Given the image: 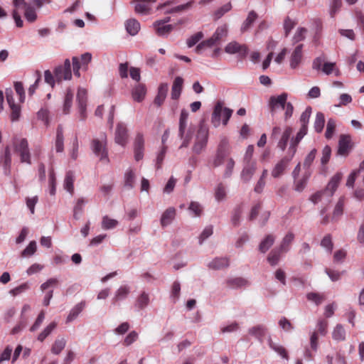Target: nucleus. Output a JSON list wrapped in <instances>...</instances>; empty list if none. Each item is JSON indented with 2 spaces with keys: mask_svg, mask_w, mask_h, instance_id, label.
I'll list each match as a JSON object with an SVG mask.
<instances>
[{
  "mask_svg": "<svg viewBox=\"0 0 364 364\" xmlns=\"http://www.w3.org/2000/svg\"><path fill=\"white\" fill-rule=\"evenodd\" d=\"M55 147L56 152L61 153L63 151L64 136H63V129L61 125H59L57 128Z\"/></svg>",
  "mask_w": 364,
  "mask_h": 364,
  "instance_id": "24",
  "label": "nucleus"
},
{
  "mask_svg": "<svg viewBox=\"0 0 364 364\" xmlns=\"http://www.w3.org/2000/svg\"><path fill=\"white\" fill-rule=\"evenodd\" d=\"M146 90L145 85L139 84L132 90V97L136 102H141L146 95Z\"/></svg>",
  "mask_w": 364,
  "mask_h": 364,
  "instance_id": "31",
  "label": "nucleus"
},
{
  "mask_svg": "<svg viewBox=\"0 0 364 364\" xmlns=\"http://www.w3.org/2000/svg\"><path fill=\"white\" fill-rule=\"evenodd\" d=\"M294 239V235L292 232H288L282 239L279 247V249L287 252L289 250V245Z\"/></svg>",
  "mask_w": 364,
  "mask_h": 364,
  "instance_id": "37",
  "label": "nucleus"
},
{
  "mask_svg": "<svg viewBox=\"0 0 364 364\" xmlns=\"http://www.w3.org/2000/svg\"><path fill=\"white\" fill-rule=\"evenodd\" d=\"M266 328L261 325L253 326L249 329V333L255 336L256 338H260L264 336Z\"/></svg>",
  "mask_w": 364,
  "mask_h": 364,
  "instance_id": "54",
  "label": "nucleus"
},
{
  "mask_svg": "<svg viewBox=\"0 0 364 364\" xmlns=\"http://www.w3.org/2000/svg\"><path fill=\"white\" fill-rule=\"evenodd\" d=\"M168 90V85L167 83H161L159 86L158 88V93L154 99V103L158 106L160 107L164 102L167 92Z\"/></svg>",
  "mask_w": 364,
  "mask_h": 364,
  "instance_id": "18",
  "label": "nucleus"
},
{
  "mask_svg": "<svg viewBox=\"0 0 364 364\" xmlns=\"http://www.w3.org/2000/svg\"><path fill=\"white\" fill-rule=\"evenodd\" d=\"M124 186L128 189L133 188L135 183V173L132 168L126 171L124 176Z\"/></svg>",
  "mask_w": 364,
  "mask_h": 364,
  "instance_id": "34",
  "label": "nucleus"
},
{
  "mask_svg": "<svg viewBox=\"0 0 364 364\" xmlns=\"http://www.w3.org/2000/svg\"><path fill=\"white\" fill-rule=\"evenodd\" d=\"M35 77H36V81L34 82V83L33 85H31L29 87V88L28 90V95H31V96L34 94L36 90L38 87L39 82L41 80V71L36 70V72H35Z\"/></svg>",
  "mask_w": 364,
  "mask_h": 364,
  "instance_id": "59",
  "label": "nucleus"
},
{
  "mask_svg": "<svg viewBox=\"0 0 364 364\" xmlns=\"http://www.w3.org/2000/svg\"><path fill=\"white\" fill-rule=\"evenodd\" d=\"M149 303V297L148 294L143 292L137 298L136 301V306L140 309L145 308Z\"/></svg>",
  "mask_w": 364,
  "mask_h": 364,
  "instance_id": "50",
  "label": "nucleus"
},
{
  "mask_svg": "<svg viewBox=\"0 0 364 364\" xmlns=\"http://www.w3.org/2000/svg\"><path fill=\"white\" fill-rule=\"evenodd\" d=\"M233 110L223 106V103L218 102L216 103L211 117V123L217 128L221 122L223 125H227L230 118L232 114Z\"/></svg>",
  "mask_w": 364,
  "mask_h": 364,
  "instance_id": "3",
  "label": "nucleus"
},
{
  "mask_svg": "<svg viewBox=\"0 0 364 364\" xmlns=\"http://www.w3.org/2000/svg\"><path fill=\"white\" fill-rule=\"evenodd\" d=\"M118 224V221L109 218L107 215H105L102 218V228L105 230H109L115 228Z\"/></svg>",
  "mask_w": 364,
  "mask_h": 364,
  "instance_id": "49",
  "label": "nucleus"
},
{
  "mask_svg": "<svg viewBox=\"0 0 364 364\" xmlns=\"http://www.w3.org/2000/svg\"><path fill=\"white\" fill-rule=\"evenodd\" d=\"M176 216V209L173 207L167 208L162 214L161 218V225L166 227L171 223Z\"/></svg>",
  "mask_w": 364,
  "mask_h": 364,
  "instance_id": "22",
  "label": "nucleus"
},
{
  "mask_svg": "<svg viewBox=\"0 0 364 364\" xmlns=\"http://www.w3.org/2000/svg\"><path fill=\"white\" fill-rule=\"evenodd\" d=\"M0 164L4 167L5 174H9L11 166V153L9 146L5 147L3 154L0 156Z\"/></svg>",
  "mask_w": 364,
  "mask_h": 364,
  "instance_id": "16",
  "label": "nucleus"
},
{
  "mask_svg": "<svg viewBox=\"0 0 364 364\" xmlns=\"http://www.w3.org/2000/svg\"><path fill=\"white\" fill-rule=\"evenodd\" d=\"M225 53L228 54L239 53L242 57H245L248 52V48L245 45H241L236 41H232L225 47Z\"/></svg>",
  "mask_w": 364,
  "mask_h": 364,
  "instance_id": "10",
  "label": "nucleus"
},
{
  "mask_svg": "<svg viewBox=\"0 0 364 364\" xmlns=\"http://www.w3.org/2000/svg\"><path fill=\"white\" fill-rule=\"evenodd\" d=\"M244 163L245 164L240 174V178L244 183H248L256 172L257 163L256 161Z\"/></svg>",
  "mask_w": 364,
  "mask_h": 364,
  "instance_id": "9",
  "label": "nucleus"
},
{
  "mask_svg": "<svg viewBox=\"0 0 364 364\" xmlns=\"http://www.w3.org/2000/svg\"><path fill=\"white\" fill-rule=\"evenodd\" d=\"M232 9V5L230 3H228L223 6H221L220 9L216 10L214 13V16L216 20L220 18L225 13L230 11Z\"/></svg>",
  "mask_w": 364,
  "mask_h": 364,
  "instance_id": "61",
  "label": "nucleus"
},
{
  "mask_svg": "<svg viewBox=\"0 0 364 364\" xmlns=\"http://www.w3.org/2000/svg\"><path fill=\"white\" fill-rule=\"evenodd\" d=\"M57 326L56 322H51L44 330L38 335V340L40 341H44V339L48 336L51 332Z\"/></svg>",
  "mask_w": 364,
  "mask_h": 364,
  "instance_id": "51",
  "label": "nucleus"
},
{
  "mask_svg": "<svg viewBox=\"0 0 364 364\" xmlns=\"http://www.w3.org/2000/svg\"><path fill=\"white\" fill-rule=\"evenodd\" d=\"M288 95L285 92L278 95V96H272L269 99V107L271 112L275 111L279 107L282 109L285 108V106L288 103L287 100Z\"/></svg>",
  "mask_w": 364,
  "mask_h": 364,
  "instance_id": "13",
  "label": "nucleus"
},
{
  "mask_svg": "<svg viewBox=\"0 0 364 364\" xmlns=\"http://www.w3.org/2000/svg\"><path fill=\"white\" fill-rule=\"evenodd\" d=\"M342 5L341 0H332L330 4L329 14L331 18H334L335 15L340 10Z\"/></svg>",
  "mask_w": 364,
  "mask_h": 364,
  "instance_id": "58",
  "label": "nucleus"
},
{
  "mask_svg": "<svg viewBox=\"0 0 364 364\" xmlns=\"http://www.w3.org/2000/svg\"><path fill=\"white\" fill-rule=\"evenodd\" d=\"M229 149L230 145L228 139L225 136H223L218 144L217 152L226 156L229 152Z\"/></svg>",
  "mask_w": 364,
  "mask_h": 364,
  "instance_id": "44",
  "label": "nucleus"
},
{
  "mask_svg": "<svg viewBox=\"0 0 364 364\" xmlns=\"http://www.w3.org/2000/svg\"><path fill=\"white\" fill-rule=\"evenodd\" d=\"M73 100V91L70 88H68L64 97L63 112L64 114H68L70 112Z\"/></svg>",
  "mask_w": 364,
  "mask_h": 364,
  "instance_id": "26",
  "label": "nucleus"
},
{
  "mask_svg": "<svg viewBox=\"0 0 364 364\" xmlns=\"http://www.w3.org/2000/svg\"><path fill=\"white\" fill-rule=\"evenodd\" d=\"M227 284L230 288L237 289L245 287L247 284V281L240 277L233 278L228 279Z\"/></svg>",
  "mask_w": 364,
  "mask_h": 364,
  "instance_id": "39",
  "label": "nucleus"
},
{
  "mask_svg": "<svg viewBox=\"0 0 364 364\" xmlns=\"http://www.w3.org/2000/svg\"><path fill=\"white\" fill-rule=\"evenodd\" d=\"M276 240L273 234L267 235L260 242L258 250L261 253H266L274 245Z\"/></svg>",
  "mask_w": 364,
  "mask_h": 364,
  "instance_id": "17",
  "label": "nucleus"
},
{
  "mask_svg": "<svg viewBox=\"0 0 364 364\" xmlns=\"http://www.w3.org/2000/svg\"><path fill=\"white\" fill-rule=\"evenodd\" d=\"M193 4V1H190L187 2L186 4L178 5L172 9L166 10L164 11V14L179 13V12L184 11H187L192 7Z\"/></svg>",
  "mask_w": 364,
  "mask_h": 364,
  "instance_id": "41",
  "label": "nucleus"
},
{
  "mask_svg": "<svg viewBox=\"0 0 364 364\" xmlns=\"http://www.w3.org/2000/svg\"><path fill=\"white\" fill-rule=\"evenodd\" d=\"M24 16L28 22H34L37 18L35 9L30 5L24 9Z\"/></svg>",
  "mask_w": 364,
  "mask_h": 364,
  "instance_id": "57",
  "label": "nucleus"
},
{
  "mask_svg": "<svg viewBox=\"0 0 364 364\" xmlns=\"http://www.w3.org/2000/svg\"><path fill=\"white\" fill-rule=\"evenodd\" d=\"M334 340L341 341L346 339V331L341 324H337L332 332Z\"/></svg>",
  "mask_w": 364,
  "mask_h": 364,
  "instance_id": "36",
  "label": "nucleus"
},
{
  "mask_svg": "<svg viewBox=\"0 0 364 364\" xmlns=\"http://www.w3.org/2000/svg\"><path fill=\"white\" fill-rule=\"evenodd\" d=\"M257 18V14L254 11H251L247 17V18L243 22L240 31L242 33H245L248 31L252 26V23L255 21Z\"/></svg>",
  "mask_w": 364,
  "mask_h": 364,
  "instance_id": "33",
  "label": "nucleus"
},
{
  "mask_svg": "<svg viewBox=\"0 0 364 364\" xmlns=\"http://www.w3.org/2000/svg\"><path fill=\"white\" fill-rule=\"evenodd\" d=\"M85 306V302L81 301L76 304L70 311L69 314L67 316L66 322L70 323L75 320L79 314L82 311Z\"/></svg>",
  "mask_w": 364,
  "mask_h": 364,
  "instance_id": "27",
  "label": "nucleus"
},
{
  "mask_svg": "<svg viewBox=\"0 0 364 364\" xmlns=\"http://www.w3.org/2000/svg\"><path fill=\"white\" fill-rule=\"evenodd\" d=\"M204 36L202 31H199L192 35L186 40V44L188 48H192L198 43Z\"/></svg>",
  "mask_w": 364,
  "mask_h": 364,
  "instance_id": "47",
  "label": "nucleus"
},
{
  "mask_svg": "<svg viewBox=\"0 0 364 364\" xmlns=\"http://www.w3.org/2000/svg\"><path fill=\"white\" fill-rule=\"evenodd\" d=\"M195 133V128L192 126L186 127L182 129H178V136L182 140V143L179 146V149L186 148L189 146V144L193 139Z\"/></svg>",
  "mask_w": 364,
  "mask_h": 364,
  "instance_id": "8",
  "label": "nucleus"
},
{
  "mask_svg": "<svg viewBox=\"0 0 364 364\" xmlns=\"http://www.w3.org/2000/svg\"><path fill=\"white\" fill-rule=\"evenodd\" d=\"M336 121L333 119H329L328 120L326 130L325 133V136L327 139H331L333 136L336 129Z\"/></svg>",
  "mask_w": 364,
  "mask_h": 364,
  "instance_id": "56",
  "label": "nucleus"
},
{
  "mask_svg": "<svg viewBox=\"0 0 364 364\" xmlns=\"http://www.w3.org/2000/svg\"><path fill=\"white\" fill-rule=\"evenodd\" d=\"M229 265L228 259L226 257L215 258L208 263V267L210 269L218 270L227 267Z\"/></svg>",
  "mask_w": 364,
  "mask_h": 364,
  "instance_id": "28",
  "label": "nucleus"
},
{
  "mask_svg": "<svg viewBox=\"0 0 364 364\" xmlns=\"http://www.w3.org/2000/svg\"><path fill=\"white\" fill-rule=\"evenodd\" d=\"M321 70L323 73L328 75H331L333 72H335V75L336 76L340 75L339 70L336 68L335 63H324Z\"/></svg>",
  "mask_w": 364,
  "mask_h": 364,
  "instance_id": "45",
  "label": "nucleus"
},
{
  "mask_svg": "<svg viewBox=\"0 0 364 364\" xmlns=\"http://www.w3.org/2000/svg\"><path fill=\"white\" fill-rule=\"evenodd\" d=\"M86 202L87 201L83 198H80L77 199L76 204L73 209V212H74L73 217L75 219L79 218V215H80L82 213V210H83V205L86 203Z\"/></svg>",
  "mask_w": 364,
  "mask_h": 364,
  "instance_id": "53",
  "label": "nucleus"
},
{
  "mask_svg": "<svg viewBox=\"0 0 364 364\" xmlns=\"http://www.w3.org/2000/svg\"><path fill=\"white\" fill-rule=\"evenodd\" d=\"M293 129L291 127H286L280 139L278 141L277 146L283 151L285 150L288 141L292 134Z\"/></svg>",
  "mask_w": 364,
  "mask_h": 364,
  "instance_id": "23",
  "label": "nucleus"
},
{
  "mask_svg": "<svg viewBox=\"0 0 364 364\" xmlns=\"http://www.w3.org/2000/svg\"><path fill=\"white\" fill-rule=\"evenodd\" d=\"M342 178V173H336L332 176L326 188L323 191H318L314 194L311 197V200L315 204L323 200L328 201L329 198L332 197L334 192L336 191Z\"/></svg>",
  "mask_w": 364,
  "mask_h": 364,
  "instance_id": "2",
  "label": "nucleus"
},
{
  "mask_svg": "<svg viewBox=\"0 0 364 364\" xmlns=\"http://www.w3.org/2000/svg\"><path fill=\"white\" fill-rule=\"evenodd\" d=\"M188 210L194 216L200 217L203 213V208L198 202L192 201L189 205Z\"/></svg>",
  "mask_w": 364,
  "mask_h": 364,
  "instance_id": "52",
  "label": "nucleus"
},
{
  "mask_svg": "<svg viewBox=\"0 0 364 364\" xmlns=\"http://www.w3.org/2000/svg\"><path fill=\"white\" fill-rule=\"evenodd\" d=\"M303 44H299L293 50L291 54L289 65L292 69H296L299 67L303 59Z\"/></svg>",
  "mask_w": 364,
  "mask_h": 364,
  "instance_id": "14",
  "label": "nucleus"
},
{
  "mask_svg": "<svg viewBox=\"0 0 364 364\" xmlns=\"http://www.w3.org/2000/svg\"><path fill=\"white\" fill-rule=\"evenodd\" d=\"M36 251V241H31L28 245L21 252L22 257H28L33 255Z\"/></svg>",
  "mask_w": 364,
  "mask_h": 364,
  "instance_id": "60",
  "label": "nucleus"
},
{
  "mask_svg": "<svg viewBox=\"0 0 364 364\" xmlns=\"http://www.w3.org/2000/svg\"><path fill=\"white\" fill-rule=\"evenodd\" d=\"M74 181H75V174L73 171H69L66 173L63 186L64 188L69 192L71 195H73L74 193Z\"/></svg>",
  "mask_w": 364,
  "mask_h": 364,
  "instance_id": "29",
  "label": "nucleus"
},
{
  "mask_svg": "<svg viewBox=\"0 0 364 364\" xmlns=\"http://www.w3.org/2000/svg\"><path fill=\"white\" fill-rule=\"evenodd\" d=\"M350 137L348 135H341L338 141V154L346 155L350 149Z\"/></svg>",
  "mask_w": 364,
  "mask_h": 364,
  "instance_id": "20",
  "label": "nucleus"
},
{
  "mask_svg": "<svg viewBox=\"0 0 364 364\" xmlns=\"http://www.w3.org/2000/svg\"><path fill=\"white\" fill-rule=\"evenodd\" d=\"M183 80L181 77H176L171 87V98L178 100L180 97L183 89Z\"/></svg>",
  "mask_w": 364,
  "mask_h": 364,
  "instance_id": "21",
  "label": "nucleus"
},
{
  "mask_svg": "<svg viewBox=\"0 0 364 364\" xmlns=\"http://www.w3.org/2000/svg\"><path fill=\"white\" fill-rule=\"evenodd\" d=\"M215 197L218 202L226 198V188L223 183H219L215 188Z\"/></svg>",
  "mask_w": 364,
  "mask_h": 364,
  "instance_id": "48",
  "label": "nucleus"
},
{
  "mask_svg": "<svg viewBox=\"0 0 364 364\" xmlns=\"http://www.w3.org/2000/svg\"><path fill=\"white\" fill-rule=\"evenodd\" d=\"M316 152H317L316 149H314L306 156L304 161V168L308 169L311 166V164L313 163V161L316 157Z\"/></svg>",
  "mask_w": 364,
  "mask_h": 364,
  "instance_id": "63",
  "label": "nucleus"
},
{
  "mask_svg": "<svg viewBox=\"0 0 364 364\" xmlns=\"http://www.w3.org/2000/svg\"><path fill=\"white\" fill-rule=\"evenodd\" d=\"M282 252H284L279 249V247H275L273 250H272L267 258L268 262L272 266L277 265L280 260V257Z\"/></svg>",
  "mask_w": 364,
  "mask_h": 364,
  "instance_id": "30",
  "label": "nucleus"
},
{
  "mask_svg": "<svg viewBox=\"0 0 364 364\" xmlns=\"http://www.w3.org/2000/svg\"><path fill=\"white\" fill-rule=\"evenodd\" d=\"M324 124H325L324 114L322 112H317L316 115L314 124L315 131L318 133L321 132L323 129Z\"/></svg>",
  "mask_w": 364,
  "mask_h": 364,
  "instance_id": "38",
  "label": "nucleus"
},
{
  "mask_svg": "<svg viewBox=\"0 0 364 364\" xmlns=\"http://www.w3.org/2000/svg\"><path fill=\"white\" fill-rule=\"evenodd\" d=\"M130 289L128 286L124 285L120 287L115 292L114 296L112 299L113 302L114 303L117 301L124 299L125 298H127Z\"/></svg>",
  "mask_w": 364,
  "mask_h": 364,
  "instance_id": "35",
  "label": "nucleus"
},
{
  "mask_svg": "<svg viewBox=\"0 0 364 364\" xmlns=\"http://www.w3.org/2000/svg\"><path fill=\"white\" fill-rule=\"evenodd\" d=\"M208 141V130L204 127H200L195 136L193 145L192 146V151L196 154H200L205 151Z\"/></svg>",
  "mask_w": 364,
  "mask_h": 364,
  "instance_id": "5",
  "label": "nucleus"
},
{
  "mask_svg": "<svg viewBox=\"0 0 364 364\" xmlns=\"http://www.w3.org/2000/svg\"><path fill=\"white\" fill-rule=\"evenodd\" d=\"M304 136L300 133H297L295 137H293L291 140L290 146L289 148V154H291V156H294L296 151V146Z\"/></svg>",
  "mask_w": 364,
  "mask_h": 364,
  "instance_id": "43",
  "label": "nucleus"
},
{
  "mask_svg": "<svg viewBox=\"0 0 364 364\" xmlns=\"http://www.w3.org/2000/svg\"><path fill=\"white\" fill-rule=\"evenodd\" d=\"M128 139L127 129L123 123H118L115 130L114 141L117 144L124 146Z\"/></svg>",
  "mask_w": 364,
  "mask_h": 364,
  "instance_id": "11",
  "label": "nucleus"
},
{
  "mask_svg": "<svg viewBox=\"0 0 364 364\" xmlns=\"http://www.w3.org/2000/svg\"><path fill=\"white\" fill-rule=\"evenodd\" d=\"M72 79L71 65L69 59H65L63 65L56 66L52 73L49 70L44 71V81L52 88L56 83L60 84L63 80Z\"/></svg>",
  "mask_w": 364,
  "mask_h": 364,
  "instance_id": "1",
  "label": "nucleus"
},
{
  "mask_svg": "<svg viewBox=\"0 0 364 364\" xmlns=\"http://www.w3.org/2000/svg\"><path fill=\"white\" fill-rule=\"evenodd\" d=\"M134 159L136 161H139L141 160L144 156V135L141 133H137L134 142Z\"/></svg>",
  "mask_w": 364,
  "mask_h": 364,
  "instance_id": "12",
  "label": "nucleus"
},
{
  "mask_svg": "<svg viewBox=\"0 0 364 364\" xmlns=\"http://www.w3.org/2000/svg\"><path fill=\"white\" fill-rule=\"evenodd\" d=\"M156 30V33L159 36H168L173 29V26L171 24H163V22L155 21L153 24Z\"/></svg>",
  "mask_w": 364,
  "mask_h": 364,
  "instance_id": "19",
  "label": "nucleus"
},
{
  "mask_svg": "<svg viewBox=\"0 0 364 364\" xmlns=\"http://www.w3.org/2000/svg\"><path fill=\"white\" fill-rule=\"evenodd\" d=\"M133 3L134 5V11L140 14H149L151 7L149 4H146L142 0H134Z\"/></svg>",
  "mask_w": 364,
  "mask_h": 364,
  "instance_id": "32",
  "label": "nucleus"
},
{
  "mask_svg": "<svg viewBox=\"0 0 364 364\" xmlns=\"http://www.w3.org/2000/svg\"><path fill=\"white\" fill-rule=\"evenodd\" d=\"M343 206H344L343 198H341L338 200V203H336V205L334 208L333 216H332L333 220H338L343 215Z\"/></svg>",
  "mask_w": 364,
  "mask_h": 364,
  "instance_id": "42",
  "label": "nucleus"
},
{
  "mask_svg": "<svg viewBox=\"0 0 364 364\" xmlns=\"http://www.w3.org/2000/svg\"><path fill=\"white\" fill-rule=\"evenodd\" d=\"M292 158L291 154H289V156H287L282 158L272 169V176L274 178H279L283 173Z\"/></svg>",
  "mask_w": 364,
  "mask_h": 364,
  "instance_id": "15",
  "label": "nucleus"
},
{
  "mask_svg": "<svg viewBox=\"0 0 364 364\" xmlns=\"http://www.w3.org/2000/svg\"><path fill=\"white\" fill-rule=\"evenodd\" d=\"M306 33H307L306 28H302V27L301 28H299L296 30V33H295V34H294V36L293 37L294 42V43H298L299 41H303L305 38V37H306Z\"/></svg>",
  "mask_w": 364,
  "mask_h": 364,
  "instance_id": "64",
  "label": "nucleus"
},
{
  "mask_svg": "<svg viewBox=\"0 0 364 364\" xmlns=\"http://www.w3.org/2000/svg\"><path fill=\"white\" fill-rule=\"evenodd\" d=\"M5 95L7 102L11 110V119L12 121H16L18 119L21 114V107L18 105L15 104L14 99V91L11 87L6 89Z\"/></svg>",
  "mask_w": 364,
  "mask_h": 364,
  "instance_id": "7",
  "label": "nucleus"
},
{
  "mask_svg": "<svg viewBox=\"0 0 364 364\" xmlns=\"http://www.w3.org/2000/svg\"><path fill=\"white\" fill-rule=\"evenodd\" d=\"M228 35V26L226 25H223L217 28L214 33L213 34V37L219 42L223 38L225 37Z\"/></svg>",
  "mask_w": 364,
  "mask_h": 364,
  "instance_id": "46",
  "label": "nucleus"
},
{
  "mask_svg": "<svg viewBox=\"0 0 364 364\" xmlns=\"http://www.w3.org/2000/svg\"><path fill=\"white\" fill-rule=\"evenodd\" d=\"M65 344V338H57L51 348V352L55 355H58L64 349Z\"/></svg>",
  "mask_w": 364,
  "mask_h": 364,
  "instance_id": "40",
  "label": "nucleus"
},
{
  "mask_svg": "<svg viewBox=\"0 0 364 364\" xmlns=\"http://www.w3.org/2000/svg\"><path fill=\"white\" fill-rule=\"evenodd\" d=\"M213 228L212 225L205 227L199 236V244L201 245L207 238L213 235Z\"/></svg>",
  "mask_w": 364,
  "mask_h": 364,
  "instance_id": "62",
  "label": "nucleus"
},
{
  "mask_svg": "<svg viewBox=\"0 0 364 364\" xmlns=\"http://www.w3.org/2000/svg\"><path fill=\"white\" fill-rule=\"evenodd\" d=\"M125 28L129 34L135 36L140 30V23L135 18H130L126 21Z\"/></svg>",
  "mask_w": 364,
  "mask_h": 364,
  "instance_id": "25",
  "label": "nucleus"
},
{
  "mask_svg": "<svg viewBox=\"0 0 364 364\" xmlns=\"http://www.w3.org/2000/svg\"><path fill=\"white\" fill-rule=\"evenodd\" d=\"M107 143V136L102 134L100 139H94L92 141L91 149L96 156L100 158V161H109L107 151L105 148Z\"/></svg>",
  "mask_w": 364,
  "mask_h": 364,
  "instance_id": "6",
  "label": "nucleus"
},
{
  "mask_svg": "<svg viewBox=\"0 0 364 364\" xmlns=\"http://www.w3.org/2000/svg\"><path fill=\"white\" fill-rule=\"evenodd\" d=\"M14 151L19 155L21 163L31 164V154L28 149V144L24 138H14L13 139Z\"/></svg>",
  "mask_w": 364,
  "mask_h": 364,
  "instance_id": "4",
  "label": "nucleus"
},
{
  "mask_svg": "<svg viewBox=\"0 0 364 364\" xmlns=\"http://www.w3.org/2000/svg\"><path fill=\"white\" fill-rule=\"evenodd\" d=\"M312 108L309 106L306 108V109L301 113L299 122L301 125L308 126L309 119L311 114Z\"/></svg>",
  "mask_w": 364,
  "mask_h": 364,
  "instance_id": "55",
  "label": "nucleus"
}]
</instances>
